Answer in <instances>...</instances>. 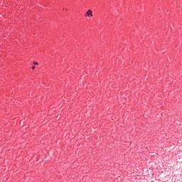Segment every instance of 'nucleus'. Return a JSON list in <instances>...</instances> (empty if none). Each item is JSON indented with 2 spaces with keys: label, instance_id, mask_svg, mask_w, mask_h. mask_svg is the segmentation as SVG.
<instances>
[{
  "label": "nucleus",
  "instance_id": "obj_1",
  "mask_svg": "<svg viewBox=\"0 0 182 182\" xmlns=\"http://www.w3.org/2000/svg\"><path fill=\"white\" fill-rule=\"evenodd\" d=\"M85 16H93V12L92 10H88L85 14Z\"/></svg>",
  "mask_w": 182,
  "mask_h": 182
},
{
  "label": "nucleus",
  "instance_id": "obj_2",
  "mask_svg": "<svg viewBox=\"0 0 182 182\" xmlns=\"http://www.w3.org/2000/svg\"><path fill=\"white\" fill-rule=\"evenodd\" d=\"M33 64H34V65H38V63L34 62Z\"/></svg>",
  "mask_w": 182,
  "mask_h": 182
},
{
  "label": "nucleus",
  "instance_id": "obj_3",
  "mask_svg": "<svg viewBox=\"0 0 182 182\" xmlns=\"http://www.w3.org/2000/svg\"><path fill=\"white\" fill-rule=\"evenodd\" d=\"M32 69H35V66H33V67H32Z\"/></svg>",
  "mask_w": 182,
  "mask_h": 182
}]
</instances>
